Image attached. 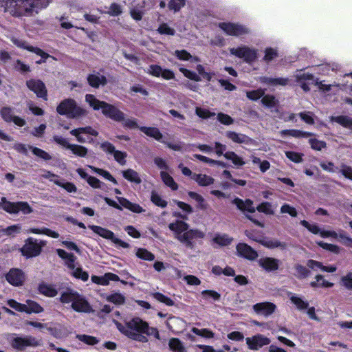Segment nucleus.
<instances>
[{
  "label": "nucleus",
  "instance_id": "nucleus-2",
  "mask_svg": "<svg viewBox=\"0 0 352 352\" xmlns=\"http://www.w3.org/2000/svg\"><path fill=\"white\" fill-rule=\"evenodd\" d=\"M49 3L48 0H3L2 6L5 12L21 16L32 12L33 8H45Z\"/></svg>",
  "mask_w": 352,
  "mask_h": 352
},
{
  "label": "nucleus",
  "instance_id": "nucleus-11",
  "mask_svg": "<svg viewBox=\"0 0 352 352\" xmlns=\"http://www.w3.org/2000/svg\"><path fill=\"white\" fill-rule=\"evenodd\" d=\"M88 228L100 236L105 239L111 240L116 245H118L123 248H129L130 247L128 243L116 237L115 234L107 228L96 225H89Z\"/></svg>",
  "mask_w": 352,
  "mask_h": 352
},
{
  "label": "nucleus",
  "instance_id": "nucleus-16",
  "mask_svg": "<svg viewBox=\"0 0 352 352\" xmlns=\"http://www.w3.org/2000/svg\"><path fill=\"white\" fill-rule=\"evenodd\" d=\"M1 118L7 123L13 122L15 125L22 127L25 125V120L17 116L13 115V108L11 107H3L0 109Z\"/></svg>",
  "mask_w": 352,
  "mask_h": 352
},
{
  "label": "nucleus",
  "instance_id": "nucleus-34",
  "mask_svg": "<svg viewBox=\"0 0 352 352\" xmlns=\"http://www.w3.org/2000/svg\"><path fill=\"white\" fill-rule=\"evenodd\" d=\"M85 100L94 110L101 109V111L107 103L105 101L98 100L92 94H87L85 96Z\"/></svg>",
  "mask_w": 352,
  "mask_h": 352
},
{
  "label": "nucleus",
  "instance_id": "nucleus-64",
  "mask_svg": "<svg viewBox=\"0 0 352 352\" xmlns=\"http://www.w3.org/2000/svg\"><path fill=\"white\" fill-rule=\"evenodd\" d=\"M195 113L197 116L202 119H208L214 117L216 115L215 113L211 112L208 109L201 107H197L195 109Z\"/></svg>",
  "mask_w": 352,
  "mask_h": 352
},
{
  "label": "nucleus",
  "instance_id": "nucleus-28",
  "mask_svg": "<svg viewBox=\"0 0 352 352\" xmlns=\"http://www.w3.org/2000/svg\"><path fill=\"white\" fill-rule=\"evenodd\" d=\"M260 82L263 84L272 85V86H285L289 82L287 78H272L263 76L260 78Z\"/></svg>",
  "mask_w": 352,
  "mask_h": 352
},
{
  "label": "nucleus",
  "instance_id": "nucleus-22",
  "mask_svg": "<svg viewBox=\"0 0 352 352\" xmlns=\"http://www.w3.org/2000/svg\"><path fill=\"white\" fill-rule=\"evenodd\" d=\"M12 41L18 47L23 49V50H28L30 52L34 53L36 55H38L40 56H43L45 58L48 56V54L47 52H44L41 48H39L38 47L32 46V45H29V43L27 41H25L24 40L13 38V39H12Z\"/></svg>",
  "mask_w": 352,
  "mask_h": 352
},
{
  "label": "nucleus",
  "instance_id": "nucleus-36",
  "mask_svg": "<svg viewBox=\"0 0 352 352\" xmlns=\"http://www.w3.org/2000/svg\"><path fill=\"white\" fill-rule=\"evenodd\" d=\"M56 185L65 189L67 192H76L77 187L70 182H65V179H51Z\"/></svg>",
  "mask_w": 352,
  "mask_h": 352
},
{
  "label": "nucleus",
  "instance_id": "nucleus-27",
  "mask_svg": "<svg viewBox=\"0 0 352 352\" xmlns=\"http://www.w3.org/2000/svg\"><path fill=\"white\" fill-rule=\"evenodd\" d=\"M88 84L94 88H98L100 85H106L107 84V78L102 75L98 76L96 74H89L87 78Z\"/></svg>",
  "mask_w": 352,
  "mask_h": 352
},
{
  "label": "nucleus",
  "instance_id": "nucleus-49",
  "mask_svg": "<svg viewBox=\"0 0 352 352\" xmlns=\"http://www.w3.org/2000/svg\"><path fill=\"white\" fill-rule=\"evenodd\" d=\"M136 256L140 259L152 261L155 259V255L146 248H140L136 251Z\"/></svg>",
  "mask_w": 352,
  "mask_h": 352
},
{
  "label": "nucleus",
  "instance_id": "nucleus-12",
  "mask_svg": "<svg viewBox=\"0 0 352 352\" xmlns=\"http://www.w3.org/2000/svg\"><path fill=\"white\" fill-rule=\"evenodd\" d=\"M218 26L228 36H240L250 33L248 28L239 23L221 22Z\"/></svg>",
  "mask_w": 352,
  "mask_h": 352
},
{
  "label": "nucleus",
  "instance_id": "nucleus-26",
  "mask_svg": "<svg viewBox=\"0 0 352 352\" xmlns=\"http://www.w3.org/2000/svg\"><path fill=\"white\" fill-rule=\"evenodd\" d=\"M120 204L134 213H142L144 212L143 208L138 204L133 203L125 197H117Z\"/></svg>",
  "mask_w": 352,
  "mask_h": 352
},
{
  "label": "nucleus",
  "instance_id": "nucleus-40",
  "mask_svg": "<svg viewBox=\"0 0 352 352\" xmlns=\"http://www.w3.org/2000/svg\"><path fill=\"white\" fill-rule=\"evenodd\" d=\"M331 120L344 128L352 129V118L347 116H331Z\"/></svg>",
  "mask_w": 352,
  "mask_h": 352
},
{
  "label": "nucleus",
  "instance_id": "nucleus-57",
  "mask_svg": "<svg viewBox=\"0 0 352 352\" xmlns=\"http://www.w3.org/2000/svg\"><path fill=\"white\" fill-rule=\"evenodd\" d=\"M30 148L32 150V152L34 155L41 159H43L46 161L50 160L52 159V156L48 153L40 148L30 146Z\"/></svg>",
  "mask_w": 352,
  "mask_h": 352
},
{
  "label": "nucleus",
  "instance_id": "nucleus-23",
  "mask_svg": "<svg viewBox=\"0 0 352 352\" xmlns=\"http://www.w3.org/2000/svg\"><path fill=\"white\" fill-rule=\"evenodd\" d=\"M323 236H331L334 239H339L340 241L346 247L352 248V238L347 236L346 232L343 230H340L338 233L336 231L326 232L322 233Z\"/></svg>",
  "mask_w": 352,
  "mask_h": 352
},
{
  "label": "nucleus",
  "instance_id": "nucleus-10",
  "mask_svg": "<svg viewBox=\"0 0 352 352\" xmlns=\"http://www.w3.org/2000/svg\"><path fill=\"white\" fill-rule=\"evenodd\" d=\"M44 243L32 237H29L25 241V244L20 249L21 254L27 258H33L38 256L42 250Z\"/></svg>",
  "mask_w": 352,
  "mask_h": 352
},
{
  "label": "nucleus",
  "instance_id": "nucleus-1",
  "mask_svg": "<svg viewBox=\"0 0 352 352\" xmlns=\"http://www.w3.org/2000/svg\"><path fill=\"white\" fill-rule=\"evenodd\" d=\"M113 322L118 331L129 339L146 343L148 342V336H153L155 338L160 340L158 329L156 327H150L148 323L140 317H134L122 324L113 319Z\"/></svg>",
  "mask_w": 352,
  "mask_h": 352
},
{
  "label": "nucleus",
  "instance_id": "nucleus-52",
  "mask_svg": "<svg viewBox=\"0 0 352 352\" xmlns=\"http://www.w3.org/2000/svg\"><path fill=\"white\" fill-rule=\"evenodd\" d=\"M151 201L155 206L164 208L167 206V201L162 198V197L155 191L151 192Z\"/></svg>",
  "mask_w": 352,
  "mask_h": 352
},
{
  "label": "nucleus",
  "instance_id": "nucleus-37",
  "mask_svg": "<svg viewBox=\"0 0 352 352\" xmlns=\"http://www.w3.org/2000/svg\"><path fill=\"white\" fill-rule=\"evenodd\" d=\"M294 269L295 270L294 276L299 280L307 278L311 274L309 269L299 263L295 264Z\"/></svg>",
  "mask_w": 352,
  "mask_h": 352
},
{
  "label": "nucleus",
  "instance_id": "nucleus-15",
  "mask_svg": "<svg viewBox=\"0 0 352 352\" xmlns=\"http://www.w3.org/2000/svg\"><path fill=\"white\" fill-rule=\"evenodd\" d=\"M25 85L38 98L47 100V89L41 80L31 78L26 80Z\"/></svg>",
  "mask_w": 352,
  "mask_h": 352
},
{
  "label": "nucleus",
  "instance_id": "nucleus-59",
  "mask_svg": "<svg viewBox=\"0 0 352 352\" xmlns=\"http://www.w3.org/2000/svg\"><path fill=\"white\" fill-rule=\"evenodd\" d=\"M186 4V0H170L168 3L169 10L179 12Z\"/></svg>",
  "mask_w": 352,
  "mask_h": 352
},
{
  "label": "nucleus",
  "instance_id": "nucleus-21",
  "mask_svg": "<svg viewBox=\"0 0 352 352\" xmlns=\"http://www.w3.org/2000/svg\"><path fill=\"white\" fill-rule=\"evenodd\" d=\"M280 260L273 257H263L258 261V265L267 272H275L278 270Z\"/></svg>",
  "mask_w": 352,
  "mask_h": 352
},
{
  "label": "nucleus",
  "instance_id": "nucleus-60",
  "mask_svg": "<svg viewBox=\"0 0 352 352\" xmlns=\"http://www.w3.org/2000/svg\"><path fill=\"white\" fill-rule=\"evenodd\" d=\"M292 303H294L299 310H304L308 308L309 303L304 301L301 298L292 296L290 298Z\"/></svg>",
  "mask_w": 352,
  "mask_h": 352
},
{
  "label": "nucleus",
  "instance_id": "nucleus-19",
  "mask_svg": "<svg viewBox=\"0 0 352 352\" xmlns=\"http://www.w3.org/2000/svg\"><path fill=\"white\" fill-rule=\"evenodd\" d=\"M236 250L239 257L249 261H254L258 256L256 250L245 243H239L236 245Z\"/></svg>",
  "mask_w": 352,
  "mask_h": 352
},
{
  "label": "nucleus",
  "instance_id": "nucleus-39",
  "mask_svg": "<svg viewBox=\"0 0 352 352\" xmlns=\"http://www.w3.org/2000/svg\"><path fill=\"white\" fill-rule=\"evenodd\" d=\"M160 177L164 184L169 187L172 190L178 189V184L175 182L174 179L166 171L160 172Z\"/></svg>",
  "mask_w": 352,
  "mask_h": 352
},
{
  "label": "nucleus",
  "instance_id": "nucleus-31",
  "mask_svg": "<svg viewBox=\"0 0 352 352\" xmlns=\"http://www.w3.org/2000/svg\"><path fill=\"white\" fill-rule=\"evenodd\" d=\"M122 177L127 181L136 184H140L142 179L139 173L132 168H128L122 171Z\"/></svg>",
  "mask_w": 352,
  "mask_h": 352
},
{
  "label": "nucleus",
  "instance_id": "nucleus-8",
  "mask_svg": "<svg viewBox=\"0 0 352 352\" xmlns=\"http://www.w3.org/2000/svg\"><path fill=\"white\" fill-rule=\"evenodd\" d=\"M139 130L143 132L146 135L154 138L155 140L164 144L168 148L175 151H180L182 148L180 143L173 144L171 142L164 140L163 134L157 127L142 126L139 128Z\"/></svg>",
  "mask_w": 352,
  "mask_h": 352
},
{
  "label": "nucleus",
  "instance_id": "nucleus-53",
  "mask_svg": "<svg viewBox=\"0 0 352 352\" xmlns=\"http://www.w3.org/2000/svg\"><path fill=\"white\" fill-rule=\"evenodd\" d=\"M152 296L158 302L165 304L167 306H173L174 301L167 296L160 292H155L152 294Z\"/></svg>",
  "mask_w": 352,
  "mask_h": 352
},
{
  "label": "nucleus",
  "instance_id": "nucleus-9",
  "mask_svg": "<svg viewBox=\"0 0 352 352\" xmlns=\"http://www.w3.org/2000/svg\"><path fill=\"white\" fill-rule=\"evenodd\" d=\"M10 344L14 349L19 351H23L26 349L27 347H36L40 346V342L36 340V338L32 336H17L14 334Z\"/></svg>",
  "mask_w": 352,
  "mask_h": 352
},
{
  "label": "nucleus",
  "instance_id": "nucleus-47",
  "mask_svg": "<svg viewBox=\"0 0 352 352\" xmlns=\"http://www.w3.org/2000/svg\"><path fill=\"white\" fill-rule=\"evenodd\" d=\"M29 232L36 234H45L48 236L57 239L59 236V234L54 230H52L47 228H43L42 229L39 228H30L29 230Z\"/></svg>",
  "mask_w": 352,
  "mask_h": 352
},
{
  "label": "nucleus",
  "instance_id": "nucleus-4",
  "mask_svg": "<svg viewBox=\"0 0 352 352\" xmlns=\"http://www.w3.org/2000/svg\"><path fill=\"white\" fill-rule=\"evenodd\" d=\"M62 304H71L72 309L78 313H91L93 309L89 301L77 291L67 287L58 298Z\"/></svg>",
  "mask_w": 352,
  "mask_h": 352
},
{
  "label": "nucleus",
  "instance_id": "nucleus-29",
  "mask_svg": "<svg viewBox=\"0 0 352 352\" xmlns=\"http://www.w3.org/2000/svg\"><path fill=\"white\" fill-rule=\"evenodd\" d=\"M192 179L200 186H208L214 184V179L206 174L194 173Z\"/></svg>",
  "mask_w": 352,
  "mask_h": 352
},
{
  "label": "nucleus",
  "instance_id": "nucleus-20",
  "mask_svg": "<svg viewBox=\"0 0 352 352\" xmlns=\"http://www.w3.org/2000/svg\"><path fill=\"white\" fill-rule=\"evenodd\" d=\"M6 279L13 286H21L24 282V273L21 270L12 268L6 275Z\"/></svg>",
  "mask_w": 352,
  "mask_h": 352
},
{
  "label": "nucleus",
  "instance_id": "nucleus-33",
  "mask_svg": "<svg viewBox=\"0 0 352 352\" xmlns=\"http://www.w3.org/2000/svg\"><path fill=\"white\" fill-rule=\"evenodd\" d=\"M282 135H289L297 138H309L314 135L313 133L298 129H284L280 131Z\"/></svg>",
  "mask_w": 352,
  "mask_h": 352
},
{
  "label": "nucleus",
  "instance_id": "nucleus-24",
  "mask_svg": "<svg viewBox=\"0 0 352 352\" xmlns=\"http://www.w3.org/2000/svg\"><path fill=\"white\" fill-rule=\"evenodd\" d=\"M253 309L257 314L270 316L274 312L276 305L270 302H259L253 306Z\"/></svg>",
  "mask_w": 352,
  "mask_h": 352
},
{
  "label": "nucleus",
  "instance_id": "nucleus-30",
  "mask_svg": "<svg viewBox=\"0 0 352 352\" xmlns=\"http://www.w3.org/2000/svg\"><path fill=\"white\" fill-rule=\"evenodd\" d=\"M38 292L39 294L50 298L55 297L58 294V291L53 285L45 283L38 285Z\"/></svg>",
  "mask_w": 352,
  "mask_h": 352
},
{
  "label": "nucleus",
  "instance_id": "nucleus-35",
  "mask_svg": "<svg viewBox=\"0 0 352 352\" xmlns=\"http://www.w3.org/2000/svg\"><path fill=\"white\" fill-rule=\"evenodd\" d=\"M188 195L189 197L197 202V208L198 209L205 210L208 208V205L205 199L201 195L196 192L188 191Z\"/></svg>",
  "mask_w": 352,
  "mask_h": 352
},
{
  "label": "nucleus",
  "instance_id": "nucleus-58",
  "mask_svg": "<svg viewBox=\"0 0 352 352\" xmlns=\"http://www.w3.org/2000/svg\"><path fill=\"white\" fill-rule=\"evenodd\" d=\"M316 244L325 250H328L335 254H339L340 248L337 245L327 243L323 241H317Z\"/></svg>",
  "mask_w": 352,
  "mask_h": 352
},
{
  "label": "nucleus",
  "instance_id": "nucleus-55",
  "mask_svg": "<svg viewBox=\"0 0 352 352\" xmlns=\"http://www.w3.org/2000/svg\"><path fill=\"white\" fill-rule=\"evenodd\" d=\"M201 296L205 300L212 299L213 301H219L221 300V294L212 289H206L201 292Z\"/></svg>",
  "mask_w": 352,
  "mask_h": 352
},
{
  "label": "nucleus",
  "instance_id": "nucleus-45",
  "mask_svg": "<svg viewBox=\"0 0 352 352\" xmlns=\"http://www.w3.org/2000/svg\"><path fill=\"white\" fill-rule=\"evenodd\" d=\"M88 167L92 170L95 173L103 177L104 179L109 180V182H112L113 184L117 185L118 182L117 180L111 175V173L102 168H96L95 166L89 165Z\"/></svg>",
  "mask_w": 352,
  "mask_h": 352
},
{
  "label": "nucleus",
  "instance_id": "nucleus-50",
  "mask_svg": "<svg viewBox=\"0 0 352 352\" xmlns=\"http://www.w3.org/2000/svg\"><path fill=\"white\" fill-rule=\"evenodd\" d=\"M256 210L267 215H272L274 214V211L272 208V204L268 201H263L261 203L256 206Z\"/></svg>",
  "mask_w": 352,
  "mask_h": 352
},
{
  "label": "nucleus",
  "instance_id": "nucleus-5",
  "mask_svg": "<svg viewBox=\"0 0 352 352\" xmlns=\"http://www.w3.org/2000/svg\"><path fill=\"white\" fill-rule=\"evenodd\" d=\"M57 113L60 116H67L69 118L83 116L87 111L77 105L75 100L67 98L62 100L56 107Z\"/></svg>",
  "mask_w": 352,
  "mask_h": 352
},
{
  "label": "nucleus",
  "instance_id": "nucleus-62",
  "mask_svg": "<svg viewBox=\"0 0 352 352\" xmlns=\"http://www.w3.org/2000/svg\"><path fill=\"white\" fill-rule=\"evenodd\" d=\"M179 71L184 74V76L190 79V80H194V81H196V82H199L201 80V78L199 77V75H197L195 72L193 71H191L190 69H186V68H184V67H180L179 68Z\"/></svg>",
  "mask_w": 352,
  "mask_h": 352
},
{
  "label": "nucleus",
  "instance_id": "nucleus-56",
  "mask_svg": "<svg viewBox=\"0 0 352 352\" xmlns=\"http://www.w3.org/2000/svg\"><path fill=\"white\" fill-rule=\"evenodd\" d=\"M265 94V89L261 88L257 89L256 90L248 91H246L247 98L252 101H256L261 98H262Z\"/></svg>",
  "mask_w": 352,
  "mask_h": 352
},
{
  "label": "nucleus",
  "instance_id": "nucleus-51",
  "mask_svg": "<svg viewBox=\"0 0 352 352\" xmlns=\"http://www.w3.org/2000/svg\"><path fill=\"white\" fill-rule=\"evenodd\" d=\"M76 338L87 345L94 346L99 342V340L94 336L86 334H77Z\"/></svg>",
  "mask_w": 352,
  "mask_h": 352
},
{
  "label": "nucleus",
  "instance_id": "nucleus-63",
  "mask_svg": "<svg viewBox=\"0 0 352 352\" xmlns=\"http://www.w3.org/2000/svg\"><path fill=\"white\" fill-rule=\"evenodd\" d=\"M285 155L289 160H291L292 162H293L294 163H300V162H302L303 160V159H302L303 154L298 153V152L292 151H286Z\"/></svg>",
  "mask_w": 352,
  "mask_h": 352
},
{
  "label": "nucleus",
  "instance_id": "nucleus-46",
  "mask_svg": "<svg viewBox=\"0 0 352 352\" xmlns=\"http://www.w3.org/2000/svg\"><path fill=\"white\" fill-rule=\"evenodd\" d=\"M213 241L215 243L221 246H227L231 244L233 241V238L230 237L228 234H217L214 237Z\"/></svg>",
  "mask_w": 352,
  "mask_h": 352
},
{
  "label": "nucleus",
  "instance_id": "nucleus-6",
  "mask_svg": "<svg viewBox=\"0 0 352 352\" xmlns=\"http://www.w3.org/2000/svg\"><path fill=\"white\" fill-rule=\"evenodd\" d=\"M0 205H2L3 210L10 214H17L21 212L23 214H29L33 212L32 208L28 202H11L4 197L1 199Z\"/></svg>",
  "mask_w": 352,
  "mask_h": 352
},
{
  "label": "nucleus",
  "instance_id": "nucleus-14",
  "mask_svg": "<svg viewBox=\"0 0 352 352\" xmlns=\"http://www.w3.org/2000/svg\"><path fill=\"white\" fill-rule=\"evenodd\" d=\"M230 54L238 58H243L245 63H251L257 58V52L248 46H241L230 50Z\"/></svg>",
  "mask_w": 352,
  "mask_h": 352
},
{
  "label": "nucleus",
  "instance_id": "nucleus-44",
  "mask_svg": "<svg viewBox=\"0 0 352 352\" xmlns=\"http://www.w3.org/2000/svg\"><path fill=\"white\" fill-rule=\"evenodd\" d=\"M223 157L228 160L232 161V162L237 167L243 166L245 162L243 160V158L239 156L234 151H227L223 154Z\"/></svg>",
  "mask_w": 352,
  "mask_h": 352
},
{
  "label": "nucleus",
  "instance_id": "nucleus-38",
  "mask_svg": "<svg viewBox=\"0 0 352 352\" xmlns=\"http://www.w3.org/2000/svg\"><path fill=\"white\" fill-rule=\"evenodd\" d=\"M168 346L173 352H186L183 342L177 338H171L168 341Z\"/></svg>",
  "mask_w": 352,
  "mask_h": 352
},
{
  "label": "nucleus",
  "instance_id": "nucleus-32",
  "mask_svg": "<svg viewBox=\"0 0 352 352\" xmlns=\"http://www.w3.org/2000/svg\"><path fill=\"white\" fill-rule=\"evenodd\" d=\"M226 137L232 142L238 144H248L251 141V138L245 134L238 133L234 131H228Z\"/></svg>",
  "mask_w": 352,
  "mask_h": 352
},
{
  "label": "nucleus",
  "instance_id": "nucleus-13",
  "mask_svg": "<svg viewBox=\"0 0 352 352\" xmlns=\"http://www.w3.org/2000/svg\"><path fill=\"white\" fill-rule=\"evenodd\" d=\"M69 133L72 135L74 136L76 138V140L79 143L82 144L86 142L91 144L94 142V139L92 138H85V137L82 136V134L90 135L94 137L98 136L99 134L98 131L94 129L91 126L78 127L71 130Z\"/></svg>",
  "mask_w": 352,
  "mask_h": 352
},
{
  "label": "nucleus",
  "instance_id": "nucleus-41",
  "mask_svg": "<svg viewBox=\"0 0 352 352\" xmlns=\"http://www.w3.org/2000/svg\"><path fill=\"white\" fill-rule=\"evenodd\" d=\"M43 311V307L41 305H40V304H38L37 302L32 300H26V314H40L42 313Z\"/></svg>",
  "mask_w": 352,
  "mask_h": 352
},
{
  "label": "nucleus",
  "instance_id": "nucleus-43",
  "mask_svg": "<svg viewBox=\"0 0 352 352\" xmlns=\"http://www.w3.org/2000/svg\"><path fill=\"white\" fill-rule=\"evenodd\" d=\"M316 281H311L310 283V286L313 288L317 287H332L333 286V283L329 282L327 280H324V276L321 274H318L315 276Z\"/></svg>",
  "mask_w": 352,
  "mask_h": 352
},
{
  "label": "nucleus",
  "instance_id": "nucleus-42",
  "mask_svg": "<svg viewBox=\"0 0 352 352\" xmlns=\"http://www.w3.org/2000/svg\"><path fill=\"white\" fill-rule=\"evenodd\" d=\"M300 224L307 228L310 232L314 234H320L322 237L326 238L327 236H323L322 233L326 232H331V230H321L319 226L316 224H311L306 220H302Z\"/></svg>",
  "mask_w": 352,
  "mask_h": 352
},
{
  "label": "nucleus",
  "instance_id": "nucleus-48",
  "mask_svg": "<svg viewBox=\"0 0 352 352\" xmlns=\"http://www.w3.org/2000/svg\"><path fill=\"white\" fill-rule=\"evenodd\" d=\"M106 300L116 305H122L125 303V297L120 293L115 292L108 295Z\"/></svg>",
  "mask_w": 352,
  "mask_h": 352
},
{
  "label": "nucleus",
  "instance_id": "nucleus-25",
  "mask_svg": "<svg viewBox=\"0 0 352 352\" xmlns=\"http://www.w3.org/2000/svg\"><path fill=\"white\" fill-rule=\"evenodd\" d=\"M260 244L268 249L280 248L282 250H285L287 248V243L267 237H263L262 241H260Z\"/></svg>",
  "mask_w": 352,
  "mask_h": 352
},
{
  "label": "nucleus",
  "instance_id": "nucleus-61",
  "mask_svg": "<svg viewBox=\"0 0 352 352\" xmlns=\"http://www.w3.org/2000/svg\"><path fill=\"white\" fill-rule=\"evenodd\" d=\"M311 148L316 151H321L327 147V143L323 140H319L316 138H311L309 140Z\"/></svg>",
  "mask_w": 352,
  "mask_h": 352
},
{
  "label": "nucleus",
  "instance_id": "nucleus-18",
  "mask_svg": "<svg viewBox=\"0 0 352 352\" xmlns=\"http://www.w3.org/2000/svg\"><path fill=\"white\" fill-rule=\"evenodd\" d=\"M102 113L106 117L113 121L120 122L124 120V113L120 110L115 105L107 102Z\"/></svg>",
  "mask_w": 352,
  "mask_h": 352
},
{
  "label": "nucleus",
  "instance_id": "nucleus-7",
  "mask_svg": "<svg viewBox=\"0 0 352 352\" xmlns=\"http://www.w3.org/2000/svg\"><path fill=\"white\" fill-rule=\"evenodd\" d=\"M52 140L63 148L70 150L76 157H86L88 154V148L82 145L70 144L66 138L59 135H54Z\"/></svg>",
  "mask_w": 352,
  "mask_h": 352
},
{
  "label": "nucleus",
  "instance_id": "nucleus-17",
  "mask_svg": "<svg viewBox=\"0 0 352 352\" xmlns=\"http://www.w3.org/2000/svg\"><path fill=\"white\" fill-rule=\"evenodd\" d=\"M245 341L248 349L252 351H257L260 348L270 344L271 342L269 338L260 333L246 338Z\"/></svg>",
  "mask_w": 352,
  "mask_h": 352
},
{
  "label": "nucleus",
  "instance_id": "nucleus-54",
  "mask_svg": "<svg viewBox=\"0 0 352 352\" xmlns=\"http://www.w3.org/2000/svg\"><path fill=\"white\" fill-rule=\"evenodd\" d=\"M261 102L265 107L267 108H273L277 105L278 101L273 95L264 94V96L262 97Z\"/></svg>",
  "mask_w": 352,
  "mask_h": 352
},
{
  "label": "nucleus",
  "instance_id": "nucleus-3",
  "mask_svg": "<svg viewBox=\"0 0 352 352\" xmlns=\"http://www.w3.org/2000/svg\"><path fill=\"white\" fill-rule=\"evenodd\" d=\"M168 228L175 232L178 236L177 239L182 243L186 248L193 250L195 244L192 241L195 239H202L204 237L203 232L197 229L189 228V225L184 221L177 220L175 223H170Z\"/></svg>",
  "mask_w": 352,
  "mask_h": 352
}]
</instances>
